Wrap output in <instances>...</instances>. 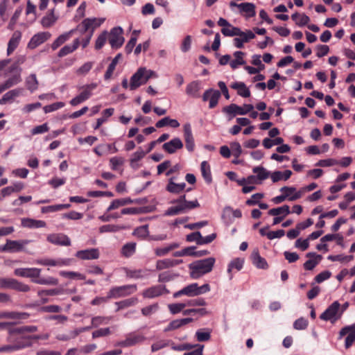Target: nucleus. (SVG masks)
Listing matches in <instances>:
<instances>
[{
	"instance_id": "ea45409f",
	"label": "nucleus",
	"mask_w": 355,
	"mask_h": 355,
	"mask_svg": "<svg viewBox=\"0 0 355 355\" xmlns=\"http://www.w3.org/2000/svg\"><path fill=\"white\" fill-rule=\"evenodd\" d=\"M166 125H170L172 128H178L180 126V123L176 119H172L166 116L158 121L155 124L157 128H161Z\"/></svg>"
},
{
	"instance_id": "49530a36",
	"label": "nucleus",
	"mask_w": 355,
	"mask_h": 355,
	"mask_svg": "<svg viewBox=\"0 0 355 355\" xmlns=\"http://www.w3.org/2000/svg\"><path fill=\"white\" fill-rule=\"evenodd\" d=\"M243 55L244 53L242 51H236L234 53L235 59L230 62V64L233 69H236L239 65H243L245 64V62L243 58Z\"/></svg>"
},
{
	"instance_id": "bb28decb",
	"label": "nucleus",
	"mask_w": 355,
	"mask_h": 355,
	"mask_svg": "<svg viewBox=\"0 0 355 355\" xmlns=\"http://www.w3.org/2000/svg\"><path fill=\"white\" fill-rule=\"evenodd\" d=\"M182 262V260H175V259H170L158 260L156 263V268L158 270H164L166 268H169L175 266Z\"/></svg>"
},
{
	"instance_id": "72a5a7b5",
	"label": "nucleus",
	"mask_w": 355,
	"mask_h": 355,
	"mask_svg": "<svg viewBox=\"0 0 355 355\" xmlns=\"http://www.w3.org/2000/svg\"><path fill=\"white\" fill-rule=\"evenodd\" d=\"M306 257H315V259H309L307 260L304 263V268L306 270H313L320 262V261L322 259L321 255H316L315 253L313 252H309L306 254Z\"/></svg>"
},
{
	"instance_id": "4468645a",
	"label": "nucleus",
	"mask_w": 355,
	"mask_h": 355,
	"mask_svg": "<svg viewBox=\"0 0 355 355\" xmlns=\"http://www.w3.org/2000/svg\"><path fill=\"white\" fill-rule=\"evenodd\" d=\"M72 262L71 259H62L58 258L56 259H38L36 261V263L42 266H69Z\"/></svg>"
},
{
	"instance_id": "7c9ffc66",
	"label": "nucleus",
	"mask_w": 355,
	"mask_h": 355,
	"mask_svg": "<svg viewBox=\"0 0 355 355\" xmlns=\"http://www.w3.org/2000/svg\"><path fill=\"white\" fill-rule=\"evenodd\" d=\"M231 87L237 90V94L242 97H249L250 91L243 82H235L231 85Z\"/></svg>"
},
{
	"instance_id": "09e8293b",
	"label": "nucleus",
	"mask_w": 355,
	"mask_h": 355,
	"mask_svg": "<svg viewBox=\"0 0 355 355\" xmlns=\"http://www.w3.org/2000/svg\"><path fill=\"white\" fill-rule=\"evenodd\" d=\"M178 243H172L167 246L162 248H157L155 249V254L157 257H163L166 255L170 251L178 248Z\"/></svg>"
},
{
	"instance_id": "4be33fe9",
	"label": "nucleus",
	"mask_w": 355,
	"mask_h": 355,
	"mask_svg": "<svg viewBox=\"0 0 355 355\" xmlns=\"http://www.w3.org/2000/svg\"><path fill=\"white\" fill-rule=\"evenodd\" d=\"M21 38V33L19 31H15L8 44L7 54L10 55L18 46Z\"/></svg>"
},
{
	"instance_id": "2eb2a0df",
	"label": "nucleus",
	"mask_w": 355,
	"mask_h": 355,
	"mask_svg": "<svg viewBox=\"0 0 355 355\" xmlns=\"http://www.w3.org/2000/svg\"><path fill=\"white\" fill-rule=\"evenodd\" d=\"M220 97V93L219 91L210 89L205 92L202 100L204 101L209 100V108H214L217 105Z\"/></svg>"
},
{
	"instance_id": "5701e85b",
	"label": "nucleus",
	"mask_w": 355,
	"mask_h": 355,
	"mask_svg": "<svg viewBox=\"0 0 355 355\" xmlns=\"http://www.w3.org/2000/svg\"><path fill=\"white\" fill-rule=\"evenodd\" d=\"M182 147L183 144L179 138H174L163 145L164 150L170 154L174 153L176 150L181 149Z\"/></svg>"
},
{
	"instance_id": "6ab92c4d",
	"label": "nucleus",
	"mask_w": 355,
	"mask_h": 355,
	"mask_svg": "<svg viewBox=\"0 0 355 355\" xmlns=\"http://www.w3.org/2000/svg\"><path fill=\"white\" fill-rule=\"evenodd\" d=\"M184 137L186 143V148L192 152L194 150L195 144L190 124L184 125Z\"/></svg>"
},
{
	"instance_id": "c03bdc74",
	"label": "nucleus",
	"mask_w": 355,
	"mask_h": 355,
	"mask_svg": "<svg viewBox=\"0 0 355 355\" xmlns=\"http://www.w3.org/2000/svg\"><path fill=\"white\" fill-rule=\"evenodd\" d=\"M200 170H201L202 175L203 178L205 179V180L206 181V182L208 184L211 183L212 178H211L210 166L206 161H203L201 163Z\"/></svg>"
},
{
	"instance_id": "774afa93",
	"label": "nucleus",
	"mask_w": 355,
	"mask_h": 355,
	"mask_svg": "<svg viewBox=\"0 0 355 355\" xmlns=\"http://www.w3.org/2000/svg\"><path fill=\"white\" fill-rule=\"evenodd\" d=\"M243 261L242 259H235L230 263L227 268V272L230 273L232 270L234 268L237 270H240L243 268Z\"/></svg>"
},
{
	"instance_id": "e2e57ef3",
	"label": "nucleus",
	"mask_w": 355,
	"mask_h": 355,
	"mask_svg": "<svg viewBox=\"0 0 355 355\" xmlns=\"http://www.w3.org/2000/svg\"><path fill=\"white\" fill-rule=\"evenodd\" d=\"M170 340H159L151 345V351L155 352L167 346H168Z\"/></svg>"
},
{
	"instance_id": "f03ea898",
	"label": "nucleus",
	"mask_w": 355,
	"mask_h": 355,
	"mask_svg": "<svg viewBox=\"0 0 355 355\" xmlns=\"http://www.w3.org/2000/svg\"><path fill=\"white\" fill-rule=\"evenodd\" d=\"M171 203L173 206L168 208L165 211V216H176L188 212L189 210L200 206L197 200L188 201L186 200V196H180L177 199L173 200Z\"/></svg>"
},
{
	"instance_id": "4c0bfd02",
	"label": "nucleus",
	"mask_w": 355,
	"mask_h": 355,
	"mask_svg": "<svg viewBox=\"0 0 355 355\" xmlns=\"http://www.w3.org/2000/svg\"><path fill=\"white\" fill-rule=\"evenodd\" d=\"M134 202L133 200H132L130 198H125L121 199H116L114 200L110 206L108 207L107 211H110L114 209H116L120 207L131 204Z\"/></svg>"
},
{
	"instance_id": "13d9d810",
	"label": "nucleus",
	"mask_w": 355,
	"mask_h": 355,
	"mask_svg": "<svg viewBox=\"0 0 355 355\" xmlns=\"http://www.w3.org/2000/svg\"><path fill=\"white\" fill-rule=\"evenodd\" d=\"M21 69L18 70L17 73L10 77L5 83L8 85V88H10L21 81Z\"/></svg>"
},
{
	"instance_id": "69168bd1",
	"label": "nucleus",
	"mask_w": 355,
	"mask_h": 355,
	"mask_svg": "<svg viewBox=\"0 0 355 355\" xmlns=\"http://www.w3.org/2000/svg\"><path fill=\"white\" fill-rule=\"evenodd\" d=\"M354 259V256L349 255V256H345L343 254H338V255H329L328 257V259L332 261H340V262H349L352 261Z\"/></svg>"
},
{
	"instance_id": "f704fd0d",
	"label": "nucleus",
	"mask_w": 355,
	"mask_h": 355,
	"mask_svg": "<svg viewBox=\"0 0 355 355\" xmlns=\"http://www.w3.org/2000/svg\"><path fill=\"white\" fill-rule=\"evenodd\" d=\"M241 12H245L248 17H252L255 15V6L252 3H241L238 5Z\"/></svg>"
},
{
	"instance_id": "0e129e2a",
	"label": "nucleus",
	"mask_w": 355,
	"mask_h": 355,
	"mask_svg": "<svg viewBox=\"0 0 355 355\" xmlns=\"http://www.w3.org/2000/svg\"><path fill=\"white\" fill-rule=\"evenodd\" d=\"M146 153L141 148H139V149L132 155L130 159V164L132 166H134V164L137 163L139 160H141L146 155Z\"/></svg>"
},
{
	"instance_id": "6e6d98bb",
	"label": "nucleus",
	"mask_w": 355,
	"mask_h": 355,
	"mask_svg": "<svg viewBox=\"0 0 355 355\" xmlns=\"http://www.w3.org/2000/svg\"><path fill=\"white\" fill-rule=\"evenodd\" d=\"M254 173H257V178L259 180L267 179L270 175V172L261 166H257L252 169Z\"/></svg>"
},
{
	"instance_id": "2f4dec72",
	"label": "nucleus",
	"mask_w": 355,
	"mask_h": 355,
	"mask_svg": "<svg viewBox=\"0 0 355 355\" xmlns=\"http://www.w3.org/2000/svg\"><path fill=\"white\" fill-rule=\"evenodd\" d=\"M251 257L252 259V263L256 267L262 269H266L268 268V264L266 259L260 256L258 250H254L252 252Z\"/></svg>"
},
{
	"instance_id": "603ef678",
	"label": "nucleus",
	"mask_w": 355,
	"mask_h": 355,
	"mask_svg": "<svg viewBox=\"0 0 355 355\" xmlns=\"http://www.w3.org/2000/svg\"><path fill=\"white\" fill-rule=\"evenodd\" d=\"M23 92L22 88H17L15 89H12L8 92H6L4 95V100L6 102H10L14 100L15 98L19 96Z\"/></svg>"
},
{
	"instance_id": "1a4fd4ad",
	"label": "nucleus",
	"mask_w": 355,
	"mask_h": 355,
	"mask_svg": "<svg viewBox=\"0 0 355 355\" xmlns=\"http://www.w3.org/2000/svg\"><path fill=\"white\" fill-rule=\"evenodd\" d=\"M123 33V31L120 26L114 27L110 31L108 41L112 49H117L123 45L124 42Z\"/></svg>"
},
{
	"instance_id": "c9c22d12",
	"label": "nucleus",
	"mask_w": 355,
	"mask_h": 355,
	"mask_svg": "<svg viewBox=\"0 0 355 355\" xmlns=\"http://www.w3.org/2000/svg\"><path fill=\"white\" fill-rule=\"evenodd\" d=\"M290 207L286 205L279 207L271 209L268 211V214L270 216H281L283 218L290 214Z\"/></svg>"
},
{
	"instance_id": "c756f323",
	"label": "nucleus",
	"mask_w": 355,
	"mask_h": 355,
	"mask_svg": "<svg viewBox=\"0 0 355 355\" xmlns=\"http://www.w3.org/2000/svg\"><path fill=\"white\" fill-rule=\"evenodd\" d=\"M76 29H72L67 33L60 35L51 44L53 50L57 49L60 46L67 41L75 33Z\"/></svg>"
},
{
	"instance_id": "8fccbe9b",
	"label": "nucleus",
	"mask_w": 355,
	"mask_h": 355,
	"mask_svg": "<svg viewBox=\"0 0 355 355\" xmlns=\"http://www.w3.org/2000/svg\"><path fill=\"white\" fill-rule=\"evenodd\" d=\"M135 243H128L123 246L121 249V254L125 257H130L135 252Z\"/></svg>"
},
{
	"instance_id": "412c9836",
	"label": "nucleus",
	"mask_w": 355,
	"mask_h": 355,
	"mask_svg": "<svg viewBox=\"0 0 355 355\" xmlns=\"http://www.w3.org/2000/svg\"><path fill=\"white\" fill-rule=\"evenodd\" d=\"M7 247L8 252H15L21 251L24 247L30 243L28 240L12 241L7 240Z\"/></svg>"
},
{
	"instance_id": "f3484780",
	"label": "nucleus",
	"mask_w": 355,
	"mask_h": 355,
	"mask_svg": "<svg viewBox=\"0 0 355 355\" xmlns=\"http://www.w3.org/2000/svg\"><path fill=\"white\" fill-rule=\"evenodd\" d=\"M103 21V19H99L96 18H87L83 21L81 24L78 26L77 28L82 27V33H85L87 31L92 29L91 32L93 33L94 30L96 28L100 26Z\"/></svg>"
},
{
	"instance_id": "6e6552de",
	"label": "nucleus",
	"mask_w": 355,
	"mask_h": 355,
	"mask_svg": "<svg viewBox=\"0 0 355 355\" xmlns=\"http://www.w3.org/2000/svg\"><path fill=\"white\" fill-rule=\"evenodd\" d=\"M137 291L136 285H125L111 288L108 293V298H119L127 296Z\"/></svg>"
},
{
	"instance_id": "cd10ccee",
	"label": "nucleus",
	"mask_w": 355,
	"mask_h": 355,
	"mask_svg": "<svg viewBox=\"0 0 355 355\" xmlns=\"http://www.w3.org/2000/svg\"><path fill=\"white\" fill-rule=\"evenodd\" d=\"M57 20L58 17L54 15V9H52L42 18L41 24L43 28H48L53 26Z\"/></svg>"
},
{
	"instance_id": "7ed1b4c3",
	"label": "nucleus",
	"mask_w": 355,
	"mask_h": 355,
	"mask_svg": "<svg viewBox=\"0 0 355 355\" xmlns=\"http://www.w3.org/2000/svg\"><path fill=\"white\" fill-rule=\"evenodd\" d=\"M215 263V259L209 257L197 261L189 265L191 277L193 279H198L202 275L211 271Z\"/></svg>"
},
{
	"instance_id": "473e14b6",
	"label": "nucleus",
	"mask_w": 355,
	"mask_h": 355,
	"mask_svg": "<svg viewBox=\"0 0 355 355\" xmlns=\"http://www.w3.org/2000/svg\"><path fill=\"white\" fill-rule=\"evenodd\" d=\"M80 45V40L79 39H76L73 40V42L71 45H66L63 46L58 52V57L62 58L64 57L72 52H73L75 50L78 49V47Z\"/></svg>"
},
{
	"instance_id": "e433bc0d",
	"label": "nucleus",
	"mask_w": 355,
	"mask_h": 355,
	"mask_svg": "<svg viewBox=\"0 0 355 355\" xmlns=\"http://www.w3.org/2000/svg\"><path fill=\"white\" fill-rule=\"evenodd\" d=\"M200 83L198 81H193L187 85L186 87V94L189 96L196 98L200 89Z\"/></svg>"
},
{
	"instance_id": "b1692460",
	"label": "nucleus",
	"mask_w": 355,
	"mask_h": 355,
	"mask_svg": "<svg viewBox=\"0 0 355 355\" xmlns=\"http://www.w3.org/2000/svg\"><path fill=\"white\" fill-rule=\"evenodd\" d=\"M46 225V223L41 220H35L30 218L21 219V226L26 228L35 229L44 227Z\"/></svg>"
},
{
	"instance_id": "9b49d317",
	"label": "nucleus",
	"mask_w": 355,
	"mask_h": 355,
	"mask_svg": "<svg viewBox=\"0 0 355 355\" xmlns=\"http://www.w3.org/2000/svg\"><path fill=\"white\" fill-rule=\"evenodd\" d=\"M254 106L251 104H245L243 107H240L236 104H231L224 107L223 111L230 114L244 115L252 111Z\"/></svg>"
},
{
	"instance_id": "bf43d9fd",
	"label": "nucleus",
	"mask_w": 355,
	"mask_h": 355,
	"mask_svg": "<svg viewBox=\"0 0 355 355\" xmlns=\"http://www.w3.org/2000/svg\"><path fill=\"white\" fill-rule=\"evenodd\" d=\"M240 28L238 27H234L232 25L231 26H227L226 28H222L221 33L227 37H233L237 36L239 34Z\"/></svg>"
},
{
	"instance_id": "052dcab7",
	"label": "nucleus",
	"mask_w": 355,
	"mask_h": 355,
	"mask_svg": "<svg viewBox=\"0 0 355 355\" xmlns=\"http://www.w3.org/2000/svg\"><path fill=\"white\" fill-rule=\"evenodd\" d=\"M237 36H239V38L243 42V43H245L248 42L250 40L254 39L255 37V34L250 30L243 32L240 29L239 34Z\"/></svg>"
},
{
	"instance_id": "9d476101",
	"label": "nucleus",
	"mask_w": 355,
	"mask_h": 355,
	"mask_svg": "<svg viewBox=\"0 0 355 355\" xmlns=\"http://www.w3.org/2000/svg\"><path fill=\"white\" fill-rule=\"evenodd\" d=\"M146 338L144 336L136 333H131L126 336L123 340L119 341L115 343V346L121 347H128L137 344L144 342Z\"/></svg>"
},
{
	"instance_id": "338daca9",
	"label": "nucleus",
	"mask_w": 355,
	"mask_h": 355,
	"mask_svg": "<svg viewBox=\"0 0 355 355\" xmlns=\"http://www.w3.org/2000/svg\"><path fill=\"white\" fill-rule=\"evenodd\" d=\"M60 275L64 277H67L69 279H85V277L76 272L72 271H60Z\"/></svg>"
},
{
	"instance_id": "5fc2aeb1",
	"label": "nucleus",
	"mask_w": 355,
	"mask_h": 355,
	"mask_svg": "<svg viewBox=\"0 0 355 355\" xmlns=\"http://www.w3.org/2000/svg\"><path fill=\"white\" fill-rule=\"evenodd\" d=\"M114 108H107L103 112V116L102 118H99L96 121V125L94 126V129L96 130L100 128V126L106 121L107 119L111 116L114 113Z\"/></svg>"
},
{
	"instance_id": "79ce46f5",
	"label": "nucleus",
	"mask_w": 355,
	"mask_h": 355,
	"mask_svg": "<svg viewBox=\"0 0 355 355\" xmlns=\"http://www.w3.org/2000/svg\"><path fill=\"white\" fill-rule=\"evenodd\" d=\"M291 18L299 26H304L306 25L310 21V18L304 13L300 14L295 12L292 15Z\"/></svg>"
},
{
	"instance_id": "393cba45",
	"label": "nucleus",
	"mask_w": 355,
	"mask_h": 355,
	"mask_svg": "<svg viewBox=\"0 0 355 355\" xmlns=\"http://www.w3.org/2000/svg\"><path fill=\"white\" fill-rule=\"evenodd\" d=\"M174 178H171L168 180V184L166 185V189L167 191L171 193H180L185 189L186 184L184 182L177 184L174 182Z\"/></svg>"
},
{
	"instance_id": "0eeeda50",
	"label": "nucleus",
	"mask_w": 355,
	"mask_h": 355,
	"mask_svg": "<svg viewBox=\"0 0 355 355\" xmlns=\"http://www.w3.org/2000/svg\"><path fill=\"white\" fill-rule=\"evenodd\" d=\"M96 87V83H91L82 86L80 89H83V91L80 94L70 101V104L72 106H76L89 99L92 95V91L95 89Z\"/></svg>"
},
{
	"instance_id": "de8ad7c7",
	"label": "nucleus",
	"mask_w": 355,
	"mask_h": 355,
	"mask_svg": "<svg viewBox=\"0 0 355 355\" xmlns=\"http://www.w3.org/2000/svg\"><path fill=\"white\" fill-rule=\"evenodd\" d=\"M27 89L31 92L35 91L38 87V80L36 75L33 73L28 76L26 79Z\"/></svg>"
},
{
	"instance_id": "ddd939ff",
	"label": "nucleus",
	"mask_w": 355,
	"mask_h": 355,
	"mask_svg": "<svg viewBox=\"0 0 355 355\" xmlns=\"http://www.w3.org/2000/svg\"><path fill=\"white\" fill-rule=\"evenodd\" d=\"M46 240L54 245L61 246H69L71 245L70 239L67 235L62 233L49 234L46 237Z\"/></svg>"
},
{
	"instance_id": "39448f33",
	"label": "nucleus",
	"mask_w": 355,
	"mask_h": 355,
	"mask_svg": "<svg viewBox=\"0 0 355 355\" xmlns=\"http://www.w3.org/2000/svg\"><path fill=\"white\" fill-rule=\"evenodd\" d=\"M210 291V286L209 284H205L201 286H198V284H191L180 291L173 294L174 297H179L181 295H187L188 297L198 296L204 293H206Z\"/></svg>"
},
{
	"instance_id": "f8f14e48",
	"label": "nucleus",
	"mask_w": 355,
	"mask_h": 355,
	"mask_svg": "<svg viewBox=\"0 0 355 355\" xmlns=\"http://www.w3.org/2000/svg\"><path fill=\"white\" fill-rule=\"evenodd\" d=\"M51 34L47 31L37 33L31 37L29 42L28 43L27 46L31 49H34L47 41L51 37Z\"/></svg>"
},
{
	"instance_id": "4d7b16f0",
	"label": "nucleus",
	"mask_w": 355,
	"mask_h": 355,
	"mask_svg": "<svg viewBox=\"0 0 355 355\" xmlns=\"http://www.w3.org/2000/svg\"><path fill=\"white\" fill-rule=\"evenodd\" d=\"M124 229L123 226L117 225H105L99 228L100 233L116 232Z\"/></svg>"
},
{
	"instance_id": "37998d69",
	"label": "nucleus",
	"mask_w": 355,
	"mask_h": 355,
	"mask_svg": "<svg viewBox=\"0 0 355 355\" xmlns=\"http://www.w3.org/2000/svg\"><path fill=\"white\" fill-rule=\"evenodd\" d=\"M235 218H241L242 216L241 211L240 209L234 210L230 207H226L223 211L222 218L225 220L230 219L231 216Z\"/></svg>"
},
{
	"instance_id": "aec40b11",
	"label": "nucleus",
	"mask_w": 355,
	"mask_h": 355,
	"mask_svg": "<svg viewBox=\"0 0 355 355\" xmlns=\"http://www.w3.org/2000/svg\"><path fill=\"white\" fill-rule=\"evenodd\" d=\"M76 256L83 260L96 259L99 257V252L96 248L79 250L76 253Z\"/></svg>"
},
{
	"instance_id": "58836bf2",
	"label": "nucleus",
	"mask_w": 355,
	"mask_h": 355,
	"mask_svg": "<svg viewBox=\"0 0 355 355\" xmlns=\"http://www.w3.org/2000/svg\"><path fill=\"white\" fill-rule=\"evenodd\" d=\"M292 175V171L290 170H286L284 172L275 171L271 173L270 178L273 182H277L279 180H287L290 178Z\"/></svg>"
},
{
	"instance_id": "a878e982",
	"label": "nucleus",
	"mask_w": 355,
	"mask_h": 355,
	"mask_svg": "<svg viewBox=\"0 0 355 355\" xmlns=\"http://www.w3.org/2000/svg\"><path fill=\"white\" fill-rule=\"evenodd\" d=\"M37 329L35 326H24L19 328L9 329L8 334L9 336L7 338V340L12 341V336L14 334H21L24 332H35Z\"/></svg>"
},
{
	"instance_id": "f257e3e1",
	"label": "nucleus",
	"mask_w": 355,
	"mask_h": 355,
	"mask_svg": "<svg viewBox=\"0 0 355 355\" xmlns=\"http://www.w3.org/2000/svg\"><path fill=\"white\" fill-rule=\"evenodd\" d=\"M40 272L41 269L37 268H16L14 270L16 276L31 278L32 282L35 284L53 286L58 284V280L54 277L40 278Z\"/></svg>"
},
{
	"instance_id": "20e7f679",
	"label": "nucleus",
	"mask_w": 355,
	"mask_h": 355,
	"mask_svg": "<svg viewBox=\"0 0 355 355\" xmlns=\"http://www.w3.org/2000/svg\"><path fill=\"white\" fill-rule=\"evenodd\" d=\"M151 78H157V74L154 71L146 67H139L130 78V89H137L141 85L146 84Z\"/></svg>"
},
{
	"instance_id": "c85d7f7f",
	"label": "nucleus",
	"mask_w": 355,
	"mask_h": 355,
	"mask_svg": "<svg viewBox=\"0 0 355 355\" xmlns=\"http://www.w3.org/2000/svg\"><path fill=\"white\" fill-rule=\"evenodd\" d=\"M193 321V319L191 318L174 320L169 323V324L164 329V331H170L172 330L177 329L180 327L187 324Z\"/></svg>"
},
{
	"instance_id": "a18cd8bd",
	"label": "nucleus",
	"mask_w": 355,
	"mask_h": 355,
	"mask_svg": "<svg viewBox=\"0 0 355 355\" xmlns=\"http://www.w3.org/2000/svg\"><path fill=\"white\" fill-rule=\"evenodd\" d=\"M211 331L209 329H200L196 332V337L198 342L208 341L211 338Z\"/></svg>"
},
{
	"instance_id": "423d86ee",
	"label": "nucleus",
	"mask_w": 355,
	"mask_h": 355,
	"mask_svg": "<svg viewBox=\"0 0 355 355\" xmlns=\"http://www.w3.org/2000/svg\"><path fill=\"white\" fill-rule=\"evenodd\" d=\"M340 309V304L338 301H335L320 315V318L334 323L342 315Z\"/></svg>"
},
{
	"instance_id": "dca6fc26",
	"label": "nucleus",
	"mask_w": 355,
	"mask_h": 355,
	"mask_svg": "<svg viewBox=\"0 0 355 355\" xmlns=\"http://www.w3.org/2000/svg\"><path fill=\"white\" fill-rule=\"evenodd\" d=\"M168 293L165 286L157 285L144 290L143 296L146 298H154Z\"/></svg>"
},
{
	"instance_id": "a211bd4d",
	"label": "nucleus",
	"mask_w": 355,
	"mask_h": 355,
	"mask_svg": "<svg viewBox=\"0 0 355 355\" xmlns=\"http://www.w3.org/2000/svg\"><path fill=\"white\" fill-rule=\"evenodd\" d=\"M280 191L284 193L286 198L290 201H295L303 196V191L300 189L297 191L293 187H283L280 189Z\"/></svg>"
},
{
	"instance_id": "3c124183",
	"label": "nucleus",
	"mask_w": 355,
	"mask_h": 355,
	"mask_svg": "<svg viewBox=\"0 0 355 355\" xmlns=\"http://www.w3.org/2000/svg\"><path fill=\"white\" fill-rule=\"evenodd\" d=\"M138 302L137 298L136 297H132L129 299H126L124 300H122L121 302H117L115 303V304L118 306L117 311L120 309H123L129 306H132L135 305Z\"/></svg>"
},
{
	"instance_id": "864d4df0",
	"label": "nucleus",
	"mask_w": 355,
	"mask_h": 355,
	"mask_svg": "<svg viewBox=\"0 0 355 355\" xmlns=\"http://www.w3.org/2000/svg\"><path fill=\"white\" fill-rule=\"evenodd\" d=\"M31 336H21L16 340L15 345L20 346V349L32 346Z\"/></svg>"
},
{
	"instance_id": "680f3d73",
	"label": "nucleus",
	"mask_w": 355,
	"mask_h": 355,
	"mask_svg": "<svg viewBox=\"0 0 355 355\" xmlns=\"http://www.w3.org/2000/svg\"><path fill=\"white\" fill-rule=\"evenodd\" d=\"M111 320V317L96 316L92 319V324L94 327H97L101 324H107Z\"/></svg>"
},
{
	"instance_id": "a19ab883",
	"label": "nucleus",
	"mask_w": 355,
	"mask_h": 355,
	"mask_svg": "<svg viewBox=\"0 0 355 355\" xmlns=\"http://www.w3.org/2000/svg\"><path fill=\"white\" fill-rule=\"evenodd\" d=\"M25 313H19L15 311H2L0 312V319H25L27 318Z\"/></svg>"
}]
</instances>
